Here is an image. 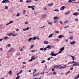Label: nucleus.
Instances as JSON below:
<instances>
[{
    "label": "nucleus",
    "mask_w": 79,
    "mask_h": 79,
    "mask_svg": "<svg viewBox=\"0 0 79 79\" xmlns=\"http://www.w3.org/2000/svg\"><path fill=\"white\" fill-rule=\"evenodd\" d=\"M66 65H63L61 66L60 65H55L54 66L55 68H60V69H61L62 68H66Z\"/></svg>",
    "instance_id": "obj_1"
},
{
    "label": "nucleus",
    "mask_w": 79,
    "mask_h": 79,
    "mask_svg": "<svg viewBox=\"0 0 79 79\" xmlns=\"http://www.w3.org/2000/svg\"><path fill=\"white\" fill-rule=\"evenodd\" d=\"M71 63H74L75 64H73L72 65V67L77 66V62H76L73 61L71 62Z\"/></svg>",
    "instance_id": "obj_2"
},
{
    "label": "nucleus",
    "mask_w": 79,
    "mask_h": 79,
    "mask_svg": "<svg viewBox=\"0 0 79 79\" xmlns=\"http://www.w3.org/2000/svg\"><path fill=\"white\" fill-rule=\"evenodd\" d=\"M14 48H11L8 51V52H9V53H12L14 52Z\"/></svg>",
    "instance_id": "obj_3"
},
{
    "label": "nucleus",
    "mask_w": 79,
    "mask_h": 79,
    "mask_svg": "<svg viewBox=\"0 0 79 79\" xmlns=\"http://www.w3.org/2000/svg\"><path fill=\"white\" fill-rule=\"evenodd\" d=\"M2 3H10V2L8 0H3L2 1Z\"/></svg>",
    "instance_id": "obj_4"
},
{
    "label": "nucleus",
    "mask_w": 79,
    "mask_h": 79,
    "mask_svg": "<svg viewBox=\"0 0 79 79\" xmlns=\"http://www.w3.org/2000/svg\"><path fill=\"white\" fill-rule=\"evenodd\" d=\"M58 54V53H57L56 54L54 53L53 52H51V53L50 55H51V56H56V55H57Z\"/></svg>",
    "instance_id": "obj_5"
},
{
    "label": "nucleus",
    "mask_w": 79,
    "mask_h": 79,
    "mask_svg": "<svg viewBox=\"0 0 79 79\" xmlns=\"http://www.w3.org/2000/svg\"><path fill=\"white\" fill-rule=\"evenodd\" d=\"M31 59L30 60H28V61H29L30 62H31V61H33L34 60H35V57L34 56H31Z\"/></svg>",
    "instance_id": "obj_6"
},
{
    "label": "nucleus",
    "mask_w": 79,
    "mask_h": 79,
    "mask_svg": "<svg viewBox=\"0 0 79 79\" xmlns=\"http://www.w3.org/2000/svg\"><path fill=\"white\" fill-rule=\"evenodd\" d=\"M30 28V27H27L26 28H24L23 29V31H28L29 29Z\"/></svg>",
    "instance_id": "obj_7"
},
{
    "label": "nucleus",
    "mask_w": 79,
    "mask_h": 79,
    "mask_svg": "<svg viewBox=\"0 0 79 79\" xmlns=\"http://www.w3.org/2000/svg\"><path fill=\"white\" fill-rule=\"evenodd\" d=\"M34 7H35L34 6H28V8H32V10H34Z\"/></svg>",
    "instance_id": "obj_8"
},
{
    "label": "nucleus",
    "mask_w": 79,
    "mask_h": 79,
    "mask_svg": "<svg viewBox=\"0 0 79 79\" xmlns=\"http://www.w3.org/2000/svg\"><path fill=\"white\" fill-rule=\"evenodd\" d=\"M13 23V21H11L10 22H9L8 23H7V24H6V26H8V25H9V24H12Z\"/></svg>",
    "instance_id": "obj_9"
},
{
    "label": "nucleus",
    "mask_w": 79,
    "mask_h": 79,
    "mask_svg": "<svg viewBox=\"0 0 79 79\" xmlns=\"http://www.w3.org/2000/svg\"><path fill=\"white\" fill-rule=\"evenodd\" d=\"M18 35V33L13 34L12 35V37H16Z\"/></svg>",
    "instance_id": "obj_10"
},
{
    "label": "nucleus",
    "mask_w": 79,
    "mask_h": 79,
    "mask_svg": "<svg viewBox=\"0 0 79 79\" xmlns=\"http://www.w3.org/2000/svg\"><path fill=\"white\" fill-rule=\"evenodd\" d=\"M59 19V18L57 16H55L54 17L53 19L54 20H56V19Z\"/></svg>",
    "instance_id": "obj_11"
},
{
    "label": "nucleus",
    "mask_w": 79,
    "mask_h": 79,
    "mask_svg": "<svg viewBox=\"0 0 79 79\" xmlns=\"http://www.w3.org/2000/svg\"><path fill=\"white\" fill-rule=\"evenodd\" d=\"M8 74H10V75H12L13 74V73H12V71L10 70L8 72Z\"/></svg>",
    "instance_id": "obj_12"
},
{
    "label": "nucleus",
    "mask_w": 79,
    "mask_h": 79,
    "mask_svg": "<svg viewBox=\"0 0 79 79\" xmlns=\"http://www.w3.org/2000/svg\"><path fill=\"white\" fill-rule=\"evenodd\" d=\"M78 14H79L78 13L75 12L73 14V16H77V15H78Z\"/></svg>",
    "instance_id": "obj_13"
},
{
    "label": "nucleus",
    "mask_w": 79,
    "mask_h": 79,
    "mask_svg": "<svg viewBox=\"0 0 79 79\" xmlns=\"http://www.w3.org/2000/svg\"><path fill=\"white\" fill-rule=\"evenodd\" d=\"M70 45H74L75 44H76V42L72 41L70 43Z\"/></svg>",
    "instance_id": "obj_14"
},
{
    "label": "nucleus",
    "mask_w": 79,
    "mask_h": 79,
    "mask_svg": "<svg viewBox=\"0 0 79 79\" xmlns=\"http://www.w3.org/2000/svg\"><path fill=\"white\" fill-rule=\"evenodd\" d=\"M70 13L71 12H70V11H68L65 13V15H68V14H70Z\"/></svg>",
    "instance_id": "obj_15"
},
{
    "label": "nucleus",
    "mask_w": 79,
    "mask_h": 79,
    "mask_svg": "<svg viewBox=\"0 0 79 79\" xmlns=\"http://www.w3.org/2000/svg\"><path fill=\"white\" fill-rule=\"evenodd\" d=\"M32 2V1L31 0H27L26 1V3H31Z\"/></svg>",
    "instance_id": "obj_16"
},
{
    "label": "nucleus",
    "mask_w": 79,
    "mask_h": 79,
    "mask_svg": "<svg viewBox=\"0 0 79 79\" xmlns=\"http://www.w3.org/2000/svg\"><path fill=\"white\" fill-rule=\"evenodd\" d=\"M46 16L47 15H46V14H43L42 15V18H45V17H46Z\"/></svg>",
    "instance_id": "obj_17"
},
{
    "label": "nucleus",
    "mask_w": 79,
    "mask_h": 79,
    "mask_svg": "<svg viewBox=\"0 0 79 79\" xmlns=\"http://www.w3.org/2000/svg\"><path fill=\"white\" fill-rule=\"evenodd\" d=\"M46 47V48H49V49H51V46L48 45Z\"/></svg>",
    "instance_id": "obj_18"
},
{
    "label": "nucleus",
    "mask_w": 79,
    "mask_h": 79,
    "mask_svg": "<svg viewBox=\"0 0 79 79\" xmlns=\"http://www.w3.org/2000/svg\"><path fill=\"white\" fill-rule=\"evenodd\" d=\"M65 8V6H63L60 9V10H64V9Z\"/></svg>",
    "instance_id": "obj_19"
},
{
    "label": "nucleus",
    "mask_w": 79,
    "mask_h": 79,
    "mask_svg": "<svg viewBox=\"0 0 79 79\" xmlns=\"http://www.w3.org/2000/svg\"><path fill=\"white\" fill-rule=\"evenodd\" d=\"M36 39H37L36 37H34L33 38H32V40H35Z\"/></svg>",
    "instance_id": "obj_20"
},
{
    "label": "nucleus",
    "mask_w": 79,
    "mask_h": 79,
    "mask_svg": "<svg viewBox=\"0 0 79 79\" xmlns=\"http://www.w3.org/2000/svg\"><path fill=\"white\" fill-rule=\"evenodd\" d=\"M53 34H50L48 37V38H50V37H52L53 36Z\"/></svg>",
    "instance_id": "obj_21"
},
{
    "label": "nucleus",
    "mask_w": 79,
    "mask_h": 79,
    "mask_svg": "<svg viewBox=\"0 0 79 79\" xmlns=\"http://www.w3.org/2000/svg\"><path fill=\"white\" fill-rule=\"evenodd\" d=\"M39 75V73H37L35 74H34L33 75V77H37V76H38Z\"/></svg>",
    "instance_id": "obj_22"
},
{
    "label": "nucleus",
    "mask_w": 79,
    "mask_h": 79,
    "mask_svg": "<svg viewBox=\"0 0 79 79\" xmlns=\"http://www.w3.org/2000/svg\"><path fill=\"white\" fill-rule=\"evenodd\" d=\"M64 50V47H62L60 49V51H63Z\"/></svg>",
    "instance_id": "obj_23"
},
{
    "label": "nucleus",
    "mask_w": 79,
    "mask_h": 79,
    "mask_svg": "<svg viewBox=\"0 0 79 79\" xmlns=\"http://www.w3.org/2000/svg\"><path fill=\"white\" fill-rule=\"evenodd\" d=\"M36 72H37V70H36V69H34L33 70V74H34V73H36Z\"/></svg>",
    "instance_id": "obj_24"
},
{
    "label": "nucleus",
    "mask_w": 79,
    "mask_h": 79,
    "mask_svg": "<svg viewBox=\"0 0 79 79\" xmlns=\"http://www.w3.org/2000/svg\"><path fill=\"white\" fill-rule=\"evenodd\" d=\"M69 22V21L68 20H66L64 22V24H67V23H68Z\"/></svg>",
    "instance_id": "obj_25"
},
{
    "label": "nucleus",
    "mask_w": 79,
    "mask_h": 79,
    "mask_svg": "<svg viewBox=\"0 0 79 79\" xmlns=\"http://www.w3.org/2000/svg\"><path fill=\"white\" fill-rule=\"evenodd\" d=\"M32 40V38H29L28 39V42H30V41H31Z\"/></svg>",
    "instance_id": "obj_26"
},
{
    "label": "nucleus",
    "mask_w": 79,
    "mask_h": 79,
    "mask_svg": "<svg viewBox=\"0 0 79 79\" xmlns=\"http://www.w3.org/2000/svg\"><path fill=\"white\" fill-rule=\"evenodd\" d=\"M4 9L5 10H8V6H4Z\"/></svg>",
    "instance_id": "obj_27"
},
{
    "label": "nucleus",
    "mask_w": 79,
    "mask_h": 79,
    "mask_svg": "<svg viewBox=\"0 0 79 79\" xmlns=\"http://www.w3.org/2000/svg\"><path fill=\"white\" fill-rule=\"evenodd\" d=\"M48 24L49 25H51L52 24V22H50V21H49L48 22Z\"/></svg>",
    "instance_id": "obj_28"
},
{
    "label": "nucleus",
    "mask_w": 79,
    "mask_h": 79,
    "mask_svg": "<svg viewBox=\"0 0 79 79\" xmlns=\"http://www.w3.org/2000/svg\"><path fill=\"white\" fill-rule=\"evenodd\" d=\"M44 44H49V42L48 41H45L44 42Z\"/></svg>",
    "instance_id": "obj_29"
},
{
    "label": "nucleus",
    "mask_w": 79,
    "mask_h": 79,
    "mask_svg": "<svg viewBox=\"0 0 79 79\" xmlns=\"http://www.w3.org/2000/svg\"><path fill=\"white\" fill-rule=\"evenodd\" d=\"M53 3H52L48 5V6H53Z\"/></svg>",
    "instance_id": "obj_30"
},
{
    "label": "nucleus",
    "mask_w": 79,
    "mask_h": 79,
    "mask_svg": "<svg viewBox=\"0 0 79 79\" xmlns=\"http://www.w3.org/2000/svg\"><path fill=\"white\" fill-rule=\"evenodd\" d=\"M78 78H79V74H78V75L74 79H77Z\"/></svg>",
    "instance_id": "obj_31"
},
{
    "label": "nucleus",
    "mask_w": 79,
    "mask_h": 79,
    "mask_svg": "<svg viewBox=\"0 0 79 79\" xmlns=\"http://www.w3.org/2000/svg\"><path fill=\"white\" fill-rule=\"evenodd\" d=\"M54 11H56V12H58L59 11V10L58 9H55L54 10Z\"/></svg>",
    "instance_id": "obj_32"
},
{
    "label": "nucleus",
    "mask_w": 79,
    "mask_h": 79,
    "mask_svg": "<svg viewBox=\"0 0 79 79\" xmlns=\"http://www.w3.org/2000/svg\"><path fill=\"white\" fill-rule=\"evenodd\" d=\"M13 33L11 32L9 34V35H8V36H11V35H13Z\"/></svg>",
    "instance_id": "obj_33"
},
{
    "label": "nucleus",
    "mask_w": 79,
    "mask_h": 79,
    "mask_svg": "<svg viewBox=\"0 0 79 79\" xmlns=\"http://www.w3.org/2000/svg\"><path fill=\"white\" fill-rule=\"evenodd\" d=\"M72 58L73 61H74V58L75 57L74 56H71Z\"/></svg>",
    "instance_id": "obj_34"
},
{
    "label": "nucleus",
    "mask_w": 79,
    "mask_h": 79,
    "mask_svg": "<svg viewBox=\"0 0 79 79\" xmlns=\"http://www.w3.org/2000/svg\"><path fill=\"white\" fill-rule=\"evenodd\" d=\"M70 40H73V37L72 36H70L69 38Z\"/></svg>",
    "instance_id": "obj_35"
},
{
    "label": "nucleus",
    "mask_w": 79,
    "mask_h": 79,
    "mask_svg": "<svg viewBox=\"0 0 79 79\" xmlns=\"http://www.w3.org/2000/svg\"><path fill=\"white\" fill-rule=\"evenodd\" d=\"M23 14H26V11L25 10H23Z\"/></svg>",
    "instance_id": "obj_36"
},
{
    "label": "nucleus",
    "mask_w": 79,
    "mask_h": 79,
    "mask_svg": "<svg viewBox=\"0 0 79 79\" xmlns=\"http://www.w3.org/2000/svg\"><path fill=\"white\" fill-rule=\"evenodd\" d=\"M34 45H32L31 46V47H30V49H32V48H33V47H34Z\"/></svg>",
    "instance_id": "obj_37"
},
{
    "label": "nucleus",
    "mask_w": 79,
    "mask_h": 79,
    "mask_svg": "<svg viewBox=\"0 0 79 79\" xmlns=\"http://www.w3.org/2000/svg\"><path fill=\"white\" fill-rule=\"evenodd\" d=\"M7 46L8 47H11V45L10 44H8L7 45Z\"/></svg>",
    "instance_id": "obj_38"
},
{
    "label": "nucleus",
    "mask_w": 79,
    "mask_h": 79,
    "mask_svg": "<svg viewBox=\"0 0 79 79\" xmlns=\"http://www.w3.org/2000/svg\"><path fill=\"white\" fill-rule=\"evenodd\" d=\"M19 78H20V76H18L16 77V79H19Z\"/></svg>",
    "instance_id": "obj_39"
},
{
    "label": "nucleus",
    "mask_w": 79,
    "mask_h": 79,
    "mask_svg": "<svg viewBox=\"0 0 79 79\" xmlns=\"http://www.w3.org/2000/svg\"><path fill=\"white\" fill-rule=\"evenodd\" d=\"M31 51L32 52H37V50H31Z\"/></svg>",
    "instance_id": "obj_40"
},
{
    "label": "nucleus",
    "mask_w": 79,
    "mask_h": 79,
    "mask_svg": "<svg viewBox=\"0 0 79 79\" xmlns=\"http://www.w3.org/2000/svg\"><path fill=\"white\" fill-rule=\"evenodd\" d=\"M55 33L58 34V33H59V31H55Z\"/></svg>",
    "instance_id": "obj_41"
},
{
    "label": "nucleus",
    "mask_w": 79,
    "mask_h": 79,
    "mask_svg": "<svg viewBox=\"0 0 79 79\" xmlns=\"http://www.w3.org/2000/svg\"><path fill=\"white\" fill-rule=\"evenodd\" d=\"M21 55V53L20 52H18L17 54V56H19Z\"/></svg>",
    "instance_id": "obj_42"
},
{
    "label": "nucleus",
    "mask_w": 79,
    "mask_h": 79,
    "mask_svg": "<svg viewBox=\"0 0 79 79\" xmlns=\"http://www.w3.org/2000/svg\"><path fill=\"white\" fill-rule=\"evenodd\" d=\"M45 62V60H43L41 62V63H44Z\"/></svg>",
    "instance_id": "obj_43"
},
{
    "label": "nucleus",
    "mask_w": 79,
    "mask_h": 79,
    "mask_svg": "<svg viewBox=\"0 0 79 79\" xmlns=\"http://www.w3.org/2000/svg\"><path fill=\"white\" fill-rule=\"evenodd\" d=\"M8 37L7 36H6V37H5L4 38V39H5V40H6V39H8Z\"/></svg>",
    "instance_id": "obj_44"
},
{
    "label": "nucleus",
    "mask_w": 79,
    "mask_h": 79,
    "mask_svg": "<svg viewBox=\"0 0 79 79\" xmlns=\"http://www.w3.org/2000/svg\"><path fill=\"white\" fill-rule=\"evenodd\" d=\"M24 23L25 24H28V22L27 21L25 22Z\"/></svg>",
    "instance_id": "obj_45"
},
{
    "label": "nucleus",
    "mask_w": 79,
    "mask_h": 79,
    "mask_svg": "<svg viewBox=\"0 0 79 79\" xmlns=\"http://www.w3.org/2000/svg\"><path fill=\"white\" fill-rule=\"evenodd\" d=\"M44 10H46V11H47V8H46V7H44V8H43Z\"/></svg>",
    "instance_id": "obj_46"
},
{
    "label": "nucleus",
    "mask_w": 79,
    "mask_h": 79,
    "mask_svg": "<svg viewBox=\"0 0 79 79\" xmlns=\"http://www.w3.org/2000/svg\"><path fill=\"white\" fill-rule=\"evenodd\" d=\"M19 15L20 14L19 13H17L16 15V16L18 17V16H19Z\"/></svg>",
    "instance_id": "obj_47"
},
{
    "label": "nucleus",
    "mask_w": 79,
    "mask_h": 79,
    "mask_svg": "<svg viewBox=\"0 0 79 79\" xmlns=\"http://www.w3.org/2000/svg\"><path fill=\"white\" fill-rule=\"evenodd\" d=\"M22 73H23V70H21L19 73L20 74H21Z\"/></svg>",
    "instance_id": "obj_48"
},
{
    "label": "nucleus",
    "mask_w": 79,
    "mask_h": 79,
    "mask_svg": "<svg viewBox=\"0 0 79 79\" xmlns=\"http://www.w3.org/2000/svg\"><path fill=\"white\" fill-rule=\"evenodd\" d=\"M75 21L77 22V21H78V19L77 18H76L75 19Z\"/></svg>",
    "instance_id": "obj_49"
},
{
    "label": "nucleus",
    "mask_w": 79,
    "mask_h": 79,
    "mask_svg": "<svg viewBox=\"0 0 79 79\" xmlns=\"http://www.w3.org/2000/svg\"><path fill=\"white\" fill-rule=\"evenodd\" d=\"M47 49V47H46V48H45L44 49H43V50L44 51H45V50H46Z\"/></svg>",
    "instance_id": "obj_50"
},
{
    "label": "nucleus",
    "mask_w": 79,
    "mask_h": 79,
    "mask_svg": "<svg viewBox=\"0 0 79 79\" xmlns=\"http://www.w3.org/2000/svg\"><path fill=\"white\" fill-rule=\"evenodd\" d=\"M71 2H72L71 0H69L68 1V3H71Z\"/></svg>",
    "instance_id": "obj_51"
},
{
    "label": "nucleus",
    "mask_w": 79,
    "mask_h": 79,
    "mask_svg": "<svg viewBox=\"0 0 79 79\" xmlns=\"http://www.w3.org/2000/svg\"><path fill=\"white\" fill-rule=\"evenodd\" d=\"M61 37H62V35H60L59 36V39H60Z\"/></svg>",
    "instance_id": "obj_52"
},
{
    "label": "nucleus",
    "mask_w": 79,
    "mask_h": 79,
    "mask_svg": "<svg viewBox=\"0 0 79 79\" xmlns=\"http://www.w3.org/2000/svg\"><path fill=\"white\" fill-rule=\"evenodd\" d=\"M79 3V2H73V3Z\"/></svg>",
    "instance_id": "obj_53"
},
{
    "label": "nucleus",
    "mask_w": 79,
    "mask_h": 79,
    "mask_svg": "<svg viewBox=\"0 0 79 79\" xmlns=\"http://www.w3.org/2000/svg\"><path fill=\"white\" fill-rule=\"evenodd\" d=\"M0 51H1V52H3V50L2 48H0Z\"/></svg>",
    "instance_id": "obj_54"
},
{
    "label": "nucleus",
    "mask_w": 79,
    "mask_h": 79,
    "mask_svg": "<svg viewBox=\"0 0 79 79\" xmlns=\"http://www.w3.org/2000/svg\"><path fill=\"white\" fill-rule=\"evenodd\" d=\"M68 27H69V26H65L64 27V29H66V28H68Z\"/></svg>",
    "instance_id": "obj_55"
},
{
    "label": "nucleus",
    "mask_w": 79,
    "mask_h": 79,
    "mask_svg": "<svg viewBox=\"0 0 79 79\" xmlns=\"http://www.w3.org/2000/svg\"><path fill=\"white\" fill-rule=\"evenodd\" d=\"M40 74H41L42 75H43L44 74V72L41 73H40Z\"/></svg>",
    "instance_id": "obj_56"
},
{
    "label": "nucleus",
    "mask_w": 79,
    "mask_h": 79,
    "mask_svg": "<svg viewBox=\"0 0 79 79\" xmlns=\"http://www.w3.org/2000/svg\"><path fill=\"white\" fill-rule=\"evenodd\" d=\"M44 27H45V26H43L40 27V29H43V28H44Z\"/></svg>",
    "instance_id": "obj_57"
},
{
    "label": "nucleus",
    "mask_w": 79,
    "mask_h": 79,
    "mask_svg": "<svg viewBox=\"0 0 79 79\" xmlns=\"http://www.w3.org/2000/svg\"><path fill=\"white\" fill-rule=\"evenodd\" d=\"M53 74H54V75L56 74V72H53Z\"/></svg>",
    "instance_id": "obj_58"
},
{
    "label": "nucleus",
    "mask_w": 79,
    "mask_h": 79,
    "mask_svg": "<svg viewBox=\"0 0 79 79\" xmlns=\"http://www.w3.org/2000/svg\"><path fill=\"white\" fill-rule=\"evenodd\" d=\"M44 48H41L40 49V50H41V51L43 50Z\"/></svg>",
    "instance_id": "obj_59"
},
{
    "label": "nucleus",
    "mask_w": 79,
    "mask_h": 79,
    "mask_svg": "<svg viewBox=\"0 0 79 79\" xmlns=\"http://www.w3.org/2000/svg\"><path fill=\"white\" fill-rule=\"evenodd\" d=\"M54 47H55V46H54L53 45H52L51 47V48H54Z\"/></svg>",
    "instance_id": "obj_60"
},
{
    "label": "nucleus",
    "mask_w": 79,
    "mask_h": 79,
    "mask_svg": "<svg viewBox=\"0 0 79 79\" xmlns=\"http://www.w3.org/2000/svg\"><path fill=\"white\" fill-rule=\"evenodd\" d=\"M52 71H55V69L54 68H52Z\"/></svg>",
    "instance_id": "obj_61"
},
{
    "label": "nucleus",
    "mask_w": 79,
    "mask_h": 79,
    "mask_svg": "<svg viewBox=\"0 0 79 79\" xmlns=\"http://www.w3.org/2000/svg\"><path fill=\"white\" fill-rule=\"evenodd\" d=\"M24 50L23 49L21 48L20 50V51H23Z\"/></svg>",
    "instance_id": "obj_62"
},
{
    "label": "nucleus",
    "mask_w": 79,
    "mask_h": 79,
    "mask_svg": "<svg viewBox=\"0 0 79 79\" xmlns=\"http://www.w3.org/2000/svg\"><path fill=\"white\" fill-rule=\"evenodd\" d=\"M36 39L37 40H39V39H40L39 38V37H36Z\"/></svg>",
    "instance_id": "obj_63"
},
{
    "label": "nucleus",
    "mask_w": 79,
    "mask_h": 79,
    "mask_svg": "<svg viewBox=\"0 0 79 79\" xmlns=\"http://www.w3.org/2000/svg\"><path fill=\"white\" fill-rule=\"evenodd\" d=\"M77 66H79V62L77 63Z\"/></svg>",
    "instance_id": "obj_64"
}]
</instances>
